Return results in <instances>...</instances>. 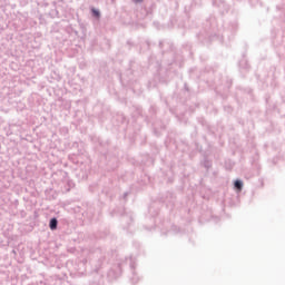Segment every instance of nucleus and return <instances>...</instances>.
I'll use <instances>...</instances> for the list:
<instances>
[{"label": "nucleus", "mask_w": 285, "mask_h": 285, "mask_svg": "<svg viewBox=\"0 0 285 285\" xmlns=\"http://www.w3.org/2000/svg\"><path fill=\"white\" fill-rule=\"evenodd\" d=\"M49 226L51 230H57V218H52Z\"/></svg>", "instance_id": "nucleus-1"}, {"label": "nucleus", "mask_w": 285, "mask_h": 285, "mask_svg": "<svg viewBox=\"0 0 285 285\" xmlns=\"http://www.w3.org/2000/svg\"><path fill=\"white\" fill-rule=\"evenodd\" d=\"M243 186H244V184L240 180L235 181V188H237V190H242Z\"/></svg>", "instance_id": "nucleus-2"}, {"label": "nucleus", "mask_w": 285, "mask_h": 285, "mask_svg": "<svg viewBox=\"0 0 285 285\" xmlns=\"http://www.w3.org/2000/svg\"><path fill=\"white\" fill-rule=\"evenodd\" d=\"M91 12H92V14H94L97 19H99V17H100L99 10L92 8V9H91Z\"/></svg>", "instance_id": "nucleus-3"}, {"label": "nucleus", "mask_w": 285, "mask_h": 285, "mask_svg": "<svg viewBox=\"0 0 285 285\" xmlns=\"http://www.w3.org/2000/svg\"><path fill=\"white\" fill-rule=\"evenodd\" d=\"M136 1H141V0H136Z\"/></svg>", "instance_id": "nucleus-4"}]
</instances>
